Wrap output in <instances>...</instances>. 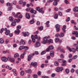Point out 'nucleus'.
Wrapping results in <instances>:
<instances>
[{
    "mask_svg": "<svg viewBox=\"0 0 78 78\" xmlns=\"http://www.w3.org/2000/svg\"><path fill=\"white\" fill-rule=\"evenodd\" d=\"M50 37L48 36V37H45L43 38V43L44 44H45L47 42H49V40L48 39H50Z\"/></svg>",
    "mask_w": 78,
    "mask_h": 78,
    "instance_id": "obj_1",
    "label": "nucleus"
},
{
    "mask_svg": "<svg viewBox=\"0 0 78 78\" xmlns=\"http://www.w3.org/2000/svg\"><path fill=\"white\" fill-rule=\"evenodd\" d=\"M21 28V27L20 26H18L17 27V30L15 31V33L17 34H19V33L20 32V31L19 30V29Z\"/></svg>",
    "mask_w": 78,
    "mask_h": 78,
    "instance_id": "obj_2",
    "label": "nucleus"
},
{
    "mask_svg": "<svg viewBox=\"0 0 78 78\" xmlns=\"http://www.w3.org/2000/svg\"><path fill=\"white\" fill-rule=\"evenodd\" d=\"M62 70H63V68L62 67H57V69H56L55 71L57 72H59L60 71H62Z\"/></svg>",
    "mask_w": 78,
    "mask_h": 78,
    "instance_id": "obj_3",
    "label": "nucleus"
},
{
    "mask_svg": "<svg viewBox=\"0 0 78 78\" xmlns=\"http://www.w3.org/2000/svg\"><path fill=\"white\" fill-rule=\"evenodd\" d=\"M42 8H41L40 9V7H37L36 8V9L37 11H38L39 12H41L42 13H44V11L42 10Z\"/></svg>",
    "mask_w": 78,
    "mask_h": 78,
    "instance_id": "obj_4",
    "label": "nucleus"
},
{
    "mask_svg": "<svg viewBox=\"0 0 78 78\" xmlns=\"http://www.w3.org/2000/svg\"><path fill=\"white\" fill-rule=\"evenodd\" d=\"M66 48H67V49H68V50H69V51H70V52H71V51H73V52H74V53H75V51H76V50L74 48H72L71 49V48H70L69 47L67 46L66 47Z\"/></svg>",
    "mask_w": 78,
    "mask_h": 78,
    "instance_id": "obj_5",
    "label": "nucleus"
},
{
    "mask_svg": "<svg viewBox=\"0 0 78 78\" xmlns=\"http://www.w3.org/2000/svg\"><path fill=\"white\" fill-rule=\"evenodd\" d=\"M12 14L13 15L14 17H16V18H17V17H18V15H19V14H20V12H19L16 13V14L15 12H12Z\"/></svg>",
    "mask_w": 78,
    "mask_h": 78,
    "instance_id": "obj_6",
    "label": "nucleus"
},
{
    "mask_svg": "<svg viewBox=\"0 0 78 78\" xmlns=\"http://www.w3.org/2000/svg\"><path fill=\"white\" fill-rule=\"evenodd\" d=\"M1 59L2 61H4L5 62H7V61H8V58L5 57H2Z\"/></svg>",
    "mask_w": 78,
    "mask_h": 78,
    "instance_id": "obj_7",
    "label": "nucleus"
},
{
    "mask_svg": "<svg viewBox=\"0 0 78 78\" xmlns=\"http://www.w3.org/2000/svg\"><path fill=\"white\" fill-rule=\"evenodd\" d=\"M73 34H75L76 37H78V33L77 31H74L73 32Z\"/></svg>",
    "mask_w": 78,
    "mask_h": 78,
    "instance_id": "obj_8",
    "label": "nucleus"
},
{
    "mask_svg": "<svg viewBox=\"0 0 78 78\" xmlns=\"http://www.w3.org/2000/svg\"><path fill=\"white\" fill-rule=\"evenodd\" d=\"M41 46V44H40V43L39 42H36L35 45V47H40Z\"/></svg>",
    "mask_w": 78,
    "mask_h": 78,
    "instance_id": "obj_9",
    "label": "nucleus"
},
{
    "mask_svg": "<svg viewBox=\"0 0 78 78\" xmlns=\"http://www.w3.org/2000/svg\"><path fill=\"white\" fill-rule=\"evenodd\" d=\"M55 27L56 28V31H59L60 30V28H59V27H60V26L59 25V24H57L55 26Z\"/></svg>",
    "mask_w": 78,
    "mask_h": 78,
    "instance_id": "obj_10",
    "label": "nucleus"
},
{
    "mask_svg": "<svg viewBox=\"0 0 78 78\" xmlns=\"http://www.w3.org/2000/svg\"><path fill=\"white\" fill-rule=\"evenodd\" d=\"M31 65L34 66V67H36L37 66V62H34V63H33V62H32L31 63Z\"/></svg>",
    "mask_w": 78,
    "mask_h": 78,
    "instance_id": "obj_11",
    "label": "nucleus"
},
{
    "mask_svg": "<svg viewBox=\"0 0 78 78\" xmlns=\"http://www.w3.org/2000/svg\"><path fill=\"white\" fill-rule=\"evenodd\" d=\"M26 17L29 19L30 18V15L28 13H27L26 14Z\"/></svg>",
    "mask_w": 78,
    "mask_h": 78,
    "instance_id": "obj_12",
    "label": "nucleus"
},
{
    "mask_svg": "<svg viewBox=\"0 0 78 78\" xmlns=\"http://www.w3.org/2000/svg\"><path fill=\"white\" fill-rule=\"evenodd\" d=\"M73 11H74V12H78V7H75L73 9Z\"/></svg>",
    "mask_w": 78,
    "mask_h": 78,
    "instance_id": "obj_13",
    "label": "nucleus"
},
{
    "mask_svg": "<svg viewBox=\"0 0 78 78\" xmlns=\"http://www.w3.org/2000/svg\"><path fill=\"white\" fill-rule=\"evenodd\" d=\"M23 35L24 37H26L27 36H29V33L27 32H26L25 33H24Z\"/></svg>",
    "mask_w": 78,
    "mask_h": 78,
    "instance_id": "obj_14",
    "label": "nucleus"
},
{
    "mask_svg": "<svg viewBox=\"0 0 78 78\" xmlns=\"http://www.w3.org/2000/svg\"><path fill=\"white\" fill-rule=\"evenodd\" d=\"M50 55L51 56L53 57L54 56V51H51L50 52Z\"/></svg>",
    "mask_w": 78,
    "mask_h": 78,
    "instance_id": "obj_15",
    "label": "nucleus"
},
{
    "mask_svg": "<svg viewBox=\"0 0 78 78\" xmlns=\"http://www.w3.org/2000/svg\"><path fill=\"white\" fill-rule=\"evenodd\" d=\"M64 36V33L61 32L59 35V37H63Z\"/></svg>",
    "mask_w": 78,
    "mask_h": 78,
    "instance_id": "obj_16",
    "label": "nucleus"
},
{
    "mask_svg": "<svg viewBox=\"0 0 78 78\" xmlns=\"http://www.w3.org/2000/svg\"><path fill=\"white\" fill-rule=\"evenodd\" d=\"M10 34V31L9 30H7L5 32V34L6 35H8Z\"/></svg>",
    "mask_w": 78,
    "mask_h": 78,
    "instance_id": "obj_17",
    "label": "nucleus"
},
{
    "mask_svg": "<svg viewBox=\"0 0 78 78\" xmlns=\"http://www.w3.org/2000/svg\"><path fill=\"white\" fill-rule=\"evenodd\" d=\"M14 22H16L17 23H18V22H20V19H18V20L16 19H15L14 20Z\"/></svg>",
    "mask_w": 78,
    "mask_h": 78,
    "instance_id": "obj_18",
    "label": "nucleus"
},
{
    "mask_svg": "<svg viewBox=\"0 0 78 78\" xmlns=\"http://www.w3.org/2000/svg\"><path fill=\"white\" fill-rule=\"evenodd\" d=\"M14 58H19V55L17 53H16L14 55Z\"/></svg>",
    "mask_w": 78,
    "mask_h": 78,
    "instance_id": "obj_19",
    "label": "nucleus"
},
{
    "mask_svg": "<svg viewBox=\"0 0 78 78\" xmlns=\"http://www.w3.org/2000/svg\"><path fill=\"white\" fill-rule=\"evenodd\" d=\"M25 54H26V52L25 51L24 52V53L21 54L20 56L21 58H24V55H25Z\"/></svg>",
    "mask_w": 78,
    "mask_h": 78,
    "instance_id": "obj_20",
    "label": "nucleus"
},
{
    "mask_svg": "<svg viewBox=\"0 0 78 78\" xmlns=\"http://www.w3.org/2000/svg\"><path fill=\"white\" fill-rule=\"evenodd\" d=\"M24 48H25V46H20L19 47V50H22V49H24Z\"/></svg>",
    "mask_w": 78,
    "mask_h": 78,
    "instance_id": "obj_21",
    "label": "nucleus"
},
{
    "mask_svg": "<svg viewBox=\"0 0 78 78\" xmlns=\"http://www.w3.org/2000/svg\"><path fill=\"white\" fill-rule=\"evenodd\" d=\"M66 26L64 25L63 28H62L63 31L64 32H66Z\"/></svg>",
    "mask_w": 78,
    "mask_h": 78,
    "instance_id": "obj_22",
    "label": "nucleus"
},
{
    "mask_svg": "<svg viewBox=\"0 0 78 78\" xmlns=\"http://www.w3.org/2000/svg\"><path fill=\"white\" fill-rule=\"evenodd\" d=\"M33 20H31L30 21V23L31 24H33V23H34V18H33Z\"/></svg>",
    "mask_w": 78,
    "mask_h": 78,
    "instance_id": "obj_23",
    "label": "nucleus"
},
{
    "mask_svg": "<svg viewBox=\"0 0 78 78\" xmlns=\"http://www.w3.org/2000/svg\"><path fill=\"white\" fill-rule=\"evenodd\" d=\"M38 29L39 30H40V31H42V30H43V29H44V27L42 26H41L40 27H38Z\"/></svg>",
    "mask_w": 78,
    "mask_h": 78,
    "instance_id": "obj_24",
    "label": "nucleus"
},
{
    "mask_svg": "<svg viewBox=\"0 0 78 78\" xmlns=\"http://www.w3.org/2000/svg\"><path fill=\"white\" fill-rule=\"evenodd\" d=\"M58 17V15L57 13H56L54 16V18L55 19H57Z\"/></svg>",
    "mask_w": 78,
    "mask_h": 78,
    "instance_id": "obj_25",
    "label": "nucleus"
},
{
    "mask_svg": "<svg viewBox=\"0 0 78 78\" xmlns=\"http://www.w3.org/2000/svg\"><path fill=\"white\" fill-rule=\"evenodd\" d=\"M9 20L11 22H13V17L12 16H10L9 17Z\"/></svg>",
    "mask_w": 78,
    "mask_h": 78,
    "instance_id": "obj_26",
    "label": "nucleus"
},
{
    "mask_svg": "<svg viewBox=\"0 0 78 78\" xmlns=\"http://www.w3.org/2000/svg\"><path fill=\"white\" fill-rule=\"evenodd\" d=\"M31 55H29L28 56V60L29 61H30V60H31Z\"/></svg>",
    "mask_w": 78,
    "mask_h": 78,
    "instance_id": "obj_27",
    "label": "nucleus"
},
{
    "mask_svg": "<svg viewBox=\"0 0 78 78\" xmlns=\"http://www.w3.org/2000/svg\"><path fill=\"white\" fill-rule=\"evenodd\" d=\"M49 23H50L49 21H48L46 23V24L47 25V27H49L50 25H49Z\"/></svg>",
    "mask_w": 78,
    "mask_h": 78,
    "instance_id": "obj_28",
    "label": "nucleus"
},
{
    "mask_svg": "<svg viewBox=\"0 0 78 78\" xmlns=\"http://www.w3.org/2000/svg\"><path fill=\"white\" fill-rule=\"evenodd\" d=\"M0 42L1 44H3L4 42V40L2 38H0Z\"/></svg>",
    "mask_w": 78,
    "mask_h": 78,
    "instance_id": "obj_29",
    "label": "nucleus"
},
{
    "mask_svg": "<svg viewBox=\"0 0 78 78\" xmlns=\"http://www.w3.org/2000/svg\"><path fill=\"white\" fill-rule=\"evenodd\" d=\"M48 47L50 49V50H53V46L52 45L49 46Z\"/></svg>",
    "mask_w": 78,
    "mask_h": 78,
    "instance_id": "obj_30",
    "label": "nucleus"
},
{
    "mask_svg": "<svg viewBox=\"0 0 78 78\" xmlns=\"http://www.w3.org/2000/svg\"><path fill=\"white\" fill-rule=\"evenodd\" d=\"M21 42H22L23 45H25V41H24L22 39L21 40Z\"/></svg>",
    "mask_w": 78,
    "mask_h": 78,
    "instance_id": "obj_31",
    "label": "nucleus"
},
{
    "mask_svg": "<svg viewBox=\"0 0 78 78\" xmlns=\"http://www.w3.org/2000/svg\"><path fill=\"white\" fill-rule=\"evenodd\" d=\"M59 38H56L55 39V42H58L59 41Z\"/></svg>",
    "mask_w": 78,
    "mask_h": 78,
    "instance_id": "obj_32",
    "label": "nucleus"
},
{
    "mask_svg": "<svg viewBox=\"0 0 78 78\" xmlns=\"http://www.w3.org/2000/svg\"><path fill=\"white\" fill-rule=\"evenodd\" d=\"M25 72L26 73H30L31 72V69H28L27 70H25Z\"/></svg>",
    "mask_w": 78,
    "mask_h": 78,
    "instance_id": "obj_33",
    "label": "nucleus"
},
{
    "mask_svg": "<svg viewBox=\"0 0 78 78\" xmlns=\"http://www.w3.org/2000/svg\"><path fill=\"white\" fill-rule=\"evenodd\" d=\"M65 72L66 73H69V69H66L65 70Z\"/></svg>",
    "mask_w": 78,
    "mask_h": 78,
    "instance_id": "obj_34",
    "label": "nucleus"
},
{
    "mask_svg": "<svg viewBox=\"0 0 78 78\" xmlns=\"http://www.w3.org/2000/svg\"><path fill=\"white\" fill-rule=\"evenodd\" d=\"M58 61L59 62H63V59H58Z\"/></svg>",
    "mask_w": 78,
    "mask_h": 78,
    "instance_id": "obj_35",
    "label": "nucleus"
},
{
    "mask_svg": "<svg viewBox=\"0 0 78 78\" xmlns=\"http://www.w3.org/2000/svg\"><path fill=\"white\" fill-rule=\"evenodd\" d=\"M10 61H11V62H14V61H15V59H14V58H11V59H10Z\"/></svg>",
    "mask_w": 78,
    "mask_h": 78,
    "instance_id": "obj_36",
    "label": "nucleus"
},
{
    "mask_svg": "<svg viewBox=\"0 0 78 78\" xmlns=\"http://www.w3.org/2000/svg\"><path fill=\"white\" fill-rule=\"evenodd\" d=\"M11 25H12V26H15V25H16V23L15 22H12L11 24Z\"/></svg>",
    "mask_w": 78,
    "mask_h": 78,
    "instance_id": "obj_37",
    "label": "nucleus"
},
{
    "mask_svg": "<svg viewBox=\"0 0 78 78\" xmlns=\"http://www.w3.org/2000/svg\"><path fill=\"white\" fill-rule=\"evenodd\" d=\"M53 5H54V6H56V5H58V2H53Z\"/></svg>",
    "mask_w": 78,
    "mask_h": 78,
    "instance_id": "obj_38",
    "label": "nucleus"
},
{
    "mask_svg": "<svg viewBox=\"0 0 78 78\" xmlns=\"http://www.w3.org/2000/svg\"><path fill=\"white\" fill-rule=\"evenodd\" d=\"M54 64L55 66H58V65L59 64L58 62H55Z\"/></svg>",
    "mask_w": 78,
    "mask_h": 78,
    "instance_id": "obj_39",
    "label": "nucleus"
},
{
    "mask_svg": "<svg viewBox=\"0 0 78 78\" xmlns=\"http://www.w3.org/2000/svg\"><path fill=\"white\" fill-rule=\"evenodd\" d=\"M54 10L55 11H58L59 10V9H58V8L57 7H55L54 8Z\"/></svg>",
    "mask_w": 78,
    "mask_h": 78,
    "instance_id": "obj_40",
    "label": "nucleus"
},
{
    "mask_svg": "<svg viewBox=\"0 0 78 78\" xmlns=\"http://www.w3.org/2000/svg\"><path fill=\"white\" fill-rule=\"evenodd\" d=\"M23 1L20 0L19 1V4H20V5H22L23 3Z\"/></svg>",
    "mask_w": 78,
    "mask_h": 78,
    "instance_id": "obj_41",
    "label": "nucleus"
},
{
    "mask_svg": "<svg viewBox=\"0 0 78 78\" xmlns=\"http://www.w3.org/2000/svg\"><path fill=\"white\" fill-rule=\"evenodd\" d=\"M45 53H46L45 51H43L41 52V55H44V54H45Z\"/></svg>",
    "mask_w": 78,
    "mask_h": 78,
    "instance_id": "obj_42",
    "label": "nucleus"
},
{
    "mask_svg": "<svg viewBox=\"0 0 78 78\" xmlns=\"http://www.w3.org/2000/svg\"><path fill=\"white\" fill-rule=\"evenodd\" d=\"M3 53H9V51H4L3 52Z\"/></svg>",
    "mask_w": 78,
    "mask_h": 78,
    "instance_id": "obj_43",
    "label": "nucleus"
},
{
    "mask_svg": "<svg viewBox=\"0 0 78 78\" xmlns=\"http://www.w3.org/2000/svg\"><path fill=\"white\" fill-rule=\"evenodd\" d=\"M3 31H4V29L3 28H2L0 30V33H2L3 32Z\"/></svg>",
    "mask_w": 78,
    "mask_h": 78,
    "instance_id": "obj_44",
    "label": "nucleus"
},
{
    "mask_svg": "<svg viewBox=\"0 0 78 78\" xmlns=\"http://www.w3.org/2000/svg\"><path fill=\"white\" fill-rule=\"evenodd\" d=\"M33 77L34 78H37V75L35 74L33 75Z\"/></svg>",
    "mask_w": 78,
    "mask_h": 78,
    "instance_id": "obj_45",
    "label": "nucleus"
},
{
    "mask_svg": "<svg viewBox=\"0 0 78 78\" xmlns=\"http://www.w3.org/2000/svg\"><path fill=\"white\" fill-rule=\"evenodd\" d=\"M41 74V72L40 71H38L37 72V74L38 75L40 76Z\"/></svg>",
    "mask_w": 78,
    "mask_h": 78,
    "instance_id": "obj_46",
    "label": "nucleus"
},
{
    "mask_svg": "<svg viewBox=\"0 0 78 78\" xmlns=\"http://www.w3.org/2000/svg\"><path fill=\"white\" fill-rule=\"evenodd\" d=\"M24 73H24V72L23 71H21L20 73V74L22 76L23 75H24Z\"/></svg>",
    "mask_w": 78,
    "mask_h": 78,
    "instance_id": "obj_47",
    "label": "nucleus"
},
{
    "mask_svg": "<svg viewBox=\"0 0 78 78\" xmlns=\"http://www.w3.org/2000/svg\"><path fill=\"white\" fill-rule=\"evenodd\" d=\"M60 51L61 52H63V53H65V51L63 49H60Z\"/></svg>",
    "mask_w": 78,
    "mask_h": 78,
    "instance_id": "obj_48",
    "label": "nucleus"
},
{
    "mask_svg": "<svg viewBox=\"0 0 78 78\" xmlns=\"http://www.w3.org/2000/svg\"><path fill=\"white\" fill-rule=\"evenodd\" d=\"M70 17H68V18L66 20V22H69L70 21Z\"/></svg>",
    "mask_w": 78,
    "mask_h": 78,
    "instance_id": "obj_49",
    "label": "nucleus"
},
{
    "mask_svg": "<svg viewBox=\"0 0 78 78\" xmlns=\"http://www.w3.org/2000/svg\"><path fill=\"white\" fill-rule=\"evenodd\" d=\"M64 3H66V4H69V2L67 1V0H65L64 1Z\"/></svg>",
    "mask_w": 78,
    "mask_h": 78,
    "instance_id": "obj_50",
    "label": "nucleus"
},
{
    "mask_svg": "<svg viewBox=\"0 0 78 78\" xmlns=\"http://www.w3.org/2000/svg\"><path fill=\"white\" fill-rule=\"evenodd\" d=\"M66 63H63L62 64V66H66Z\"/></svg>",
    "mask_w": 78,
    "mask_h": 78,
    "instance_id": "obj_51",
    "label": "nucleus"
},
{
    "mask_svg": "<svg viewBox=\"0 0 78 78\" xmlns=\"http://www.w3.org/2000/svg\"><path fill=\"white\" fill-rule=\"evenodd\" d=\"M77 55H75L73 57V59H76V58H77Z\"/></svg>",
    "mask_w": 78,
    "mask_h": 78,
    "instance_id": "obj_52",
    "label": "nucleus"
},
{
    "mask_svg": "<svg viewBox=\"0 0 78 78\" xmlns=\"http://www.w3.org/2000/svg\"><path fill=\"white\" fill-rule=\"evenodd\" d=\"M50 49L49 47L48 48H47L46 50V51H50Z\"/></svg>",
    "mask_w": 78,
    "mask_h": 78,
    "instance_id": "obj_53",
    "label": "nucleus"
},
{
    "mask_svg": "<svg viewBox=\"0 0 78 78\" xmlns=\"http://www.w3.org/2000/svg\"><path fill=\"white\" fill-rule=\"evenodd\" d=\"M28 44L29 45L31 44V40H29L28 41Z\"/></svg>",
    "mask_w": 78,
    "mask_h": 78,
    "instance_id": "obj_54",
    "label": "nucleus"
},
{
    "mask_svg": "<svg viewBox=\"0 0 78 78\" xmlns=\"http://www.w3.org/2000/svg\"><path fill=\"white\" fill-rule=\"evenodd\" d=\"M34 11V9H31L30 11V12H31V13H33Z\"/></svg>",
    "mask_w": 78,
    "mask_h": 78,
    "instance_id": "obj_55",
    "label": "nucleus"
},
{
    "mask_svg": "<svg viewBox=\"0 0 78 78\" xmlns=\"http://www.w3.org/2000/svg\"><path fill=\"white\" fill-rule=\"evenodd\" d=\"M6 5H7V6H10L11 5V4H10V3L8 2V3H7Z\"/></svg>",
    "mask_w": 78,
    "mask_h": 78,
    "instance_id": "obj_56",
    "label": "nucleus"
},
{
    "mask_svg": "<svg viewBox=\"0 0 78 78\" xmlns=\"http://www.w3.org/2000/svg\"><path fill=\"white\" fill-rule=\"evenodd\" d=\"M71 71L72 73H73V72L75 71V69L73 68H72L71 70Z\"/></svg>",
    "mask_w": 78,
    "mask_h": 78,
    "instance_id": "obj_57",
    "label": "nucleus"
},
{
    "mask_svg": "<svg viewBox=\"0 0 78 78\" xmlns=\"http://www.w3.org/2000/svg\"><path fill=\"white\" fill-rule=\"evenodd\" d=\"M35 53L36 55H39V52L38 51H35Z\"/></svg>",
    "mask_w": 78,
    "mask_h": 78,
    "instance_id": "obj_58",
    "label": "nucleus"
},
{
    "mask_svg": "<svg viewBox=\"0 0 78 78\" xmlns=\"http://www.w3.org/2000/svg\"><path fill=\"white\" fill-rule=\"evenodd\" d=\"M37 35H35V36H34V38L35 39H37Z\"/></svg>",
    "mask_w": 78,
    "mask_h": 78,
    "instance_id": "obj_59",
    "label": "nucleus"
},
{
    "mask_svg": "<svg viewBox=\"0 0 78 78\" xmlns=\"http://www.w3.org/2000/svg\"><path fill=\"white\" fill-rule=\"evenodd\" d=\"M71 11V9H67L66 11V12H69V11Z\"/></svg>",
    "mask_w": 78,
    "mask_h": 78,
    "instance_id": "obj_60",
    "label": "nucleus"
},
{
    "mask_svg": "<svg viewBox=\"0 0 78 78\" xmlns=\"http://www.w3.org/2000/svg\"><path fill=\"white\" fill-rule=\"evenodd\" d=\"M30 8H27L26 9V11H29L30 10Z\"/></svg>",
    "mask_w": 78,
    "mask_h": 78,
    "instance_id": "obj_61",
    "label": "nucleus"
},
{
    "mask_svg": "<svg viewBox=\"0 0 78 78\" xmlns=\"http://www.w3.org/2000/svg\"><path fill=\"white\" fill-rule=\"evenodd\" d=\"M60 57L61 58H64V55L62 54H61L60 55Z\"/></svg>",
    "mask_w": 78,
    "mask_h": 78,
    "instance_id": "obj_62",
    "label": "nucleus"
},
{
    "mask_svg": "<svg viewBox=\"0 0 78 78\" xmlns=\"http://www.w3.org/2000/svg\"><path fill=\"white\" fill-rule=\"evenodd\" d=\"M37 25H40V22L39 21H37Z\"/></svg>",
    "mask_w": 78,
    "mask_h": 78,
    "instance_id": "obj_63",
    "label": "nucleus"
},
{
    "mask_svg": "<svg viewBox=\"0 0 78 78\" xmlns=\"http://www.w3.org/2000/svg\"><path fill=\"white\" fill-rule=\"evenodd\" d=\"M42 78H48V76H43L42 77Z\"/></svg>",
    "mask_w": 78,
    "mask_h": 78,
    "instance_id": "obj_64",
    "label": "nucleus"
}]
</instances>
